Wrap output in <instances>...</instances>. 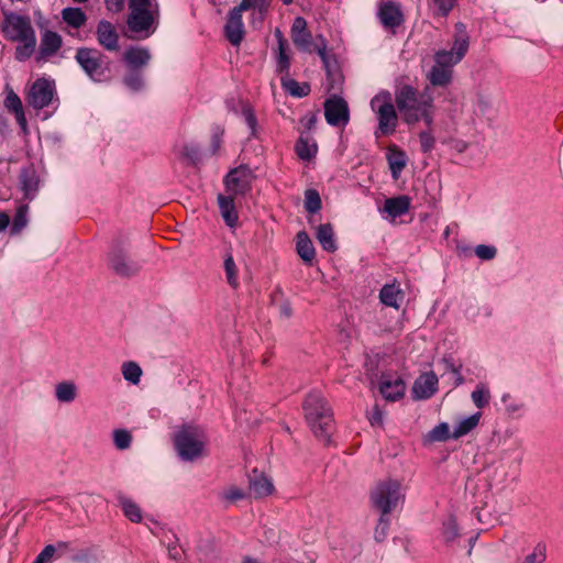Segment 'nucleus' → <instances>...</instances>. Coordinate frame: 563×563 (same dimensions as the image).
<instances>
[{"mask_svg": "<svg viewBox=\"0 0 563 563\" xmlns=\"http://www.w3.org/2000/svg\"><path fill=\"white\" fill-rule=\"evenodd\" d=\"M223 133L224 130L220 125L212 128L211 148L213 154H216L221 146Z\"/></svg>", "mask_w": 563, "mask_h": 563, "instance_id": "obj_55", "label": "nucleus"}, {"mask_svg": "<svg viewBox=\"0 0 563 563\" xmlns=\"http://www.w3.org/2000/svg\"><path fill=\"white\" fill-rule=\"evenodd\" d=\"M300 123L303 125L306 131H311L316 128L317 124V113L306 114L300 119Z\"/></svg>", "mask_w": 563, "mask_h": 563, "instance_id": "obj_61", "label": "nucleus"}, {"mask_svg": "<svg viewBox=\"0 0 563 563\" xmlns=\"http://www.w3.org/2000/svg\"><path fill=\"white\" fill-rule=\"evenodd\" d=\"M224 271L228 284L236 288L239 286L238 268L230 252H228L224 257Z\"/></svg>", "mask_w": 563, "mask_h": 563, "instance_id": "obj_43", "label": "nucleus"}, {"mask_svg": "<svg viewBox=\"0 0 563 563\" xmlns=\"http://www.w3.org/2000/svg\"><path fill=\"white\" fill-rule=\"evenodd\" d=\"M290 70V56L288 47H277L276 55V71L283 76H289Z\"/></svg>", "mask_w": 563, "mask_h": 563, "instance_id": "obj_40", "label": "nucleus"}, {"mask_svg": "<svg viewBox=\"0 0 563 563\" xmlns=\"http://www.w3.org/2000/svg\"><path fill=\"white\" fill-rule=\"evenodd\" d=\"M471 397L474 405L478 409L485 408L489 404L490 399L489 390L485 388L483 385L476 386V388L472 391Z\"/></svg>", "mask_w": 563, "mask_h": 563, "instance_id": "obj_45", "label": "nucleus"}, {"mask_svg": "<svg viewBox=\"0 0 563 563\" xmlns=\"http://www.w3.org/2000/svg\"><path fill=\"white\" fill-rule=\"evenodd\" d=\"M386 159L391 173L393 178L396 180L399 178L401 172L407 165V155L397 145H390L386 154Z\"/></svg>", "mask_w": 563, "mask_h": 563, "instance_id": "obj_23", "label": "nucleus"}, {"mask_svg": "<svg viewBox=\"0 0 563 563\" xmlns=\"http://www.w3.org/2000/svg\"><path fill=\"white\" fill-rule=\"evenodd\" d=\"M98 44L106 51L115 52L119 49V34L115 26L107 20H100L96 29Z\"/></svg>", "mask_w": 563, "mask_h": 563, "instance_id": "obj_16", "label": "nucleus"}, {"mask_svg": "<svg viewBox=\"0 0 563 563\" xmlns=\"http://www.w3.org/2000/svg\"><path fill=\"white\" fill-rule=\"evenodd\" d=\"M218 206L225 224L230 228H234L239 221L238 211L234 205V196H224L222 194H219Z\"/></svg>", "mask_w": 563, "mask_h": 563, "instance_id": "obj_24", "label": "nucleus"}, {"mask_svg": "<svg viewBox=\"0 0 563 563\" xmlns=\"http://www.w3.org/2000/svg\"><path fill=\"white\" fill-rule=\"evenodd\" d=\"M282 87L289 92L290 96L296 98H302L310 93L311 88L308 82H298L289 76H283L280 78Z\"/></svg>", "mask_w": 563, "mask_h": 563, "instance_id": "obj_33", "label": "nucleus"}, {"mask_svg": "<svg viewBox=\"0 0 563 563\" xmlns=\"http://www.w3.org/2000/svg\"><path fill=\"white\" fill-rule=\"evenodd\" d=\"M75 60L84 73L93 81H101L109 71L108 57L93 47H78Z\"/></svg>", "mask_w": 563, "mask_h": 563, "instance_id": "obj_8", "label": "nucleus"}, {"mask_svg": "<svg viewBox=\"0 0 563 563\" xmlns=\"http://www.w3.org/2000/svg\"><path fill=\"white\" fill-rule=\"evenodd\" d=\"M290 33L292 43L299 51L308 53L313 51V37L302 16L295 18Z\"/></svg>", "mask_w": 563, "mask_h": 563, "instance_id": "obj_14", "label": "nucleus"}, {"mask_svg": "<svg viewBox=\"0 0 563 563\" xmlns=\"http://www.w3.org/2000/svg\"><path fill=\"white\" fill-rule=\"evenodd\" d=\"M296 251L300 258L311 265L316 256L314 246L306 231H300L296 235Z\"/></svg>", "mask_w": 563, "mask_h": 563, "instance_id": "obj_26", "label": "nucleus"}, {"mask_svg": "<svg viewBox=\"0 0 563 563\" xmlns=\"http://www.w3.org/2000/svg\"><path fill=\"white\" fill-rule=\"evenodd\" d=\"M0 29L7 41L20 43L14 51L16 60L25 62L33 55L36 46V35L29 15L3 11Z\"/></svg>", "mask_w": 563, "mask_h": 563, "instance_id": "obj_1", "label": "nucleus"}, {"mask_svg": "<svg viewBox=\"0 0 563 563\" xmlns=\"http://www.w3.org/2000/svg\"><path fill=\"white\" fill-rule=\"evenodd\" d=\"M389 523L390 522L387 515H383L380 512V517L374 530V539L376 542L380 543L386 539L389 529Z\"/></svg>", "mask_w": 563, "mask_h": 563, "instance_id": "obj_48", "label": "nucleus"}, {"mask_svg": "<svg viewBox=\"0 0 563 563\" xmlns=\"http://www.w3.org/2000/svg\"><path fill=\"white\" fill-rule=\"evenodd\" d=\"M405 383L400 377L391 379L387 374H383L379 380V391L388 401H396L405 395Z\"/></svg>", "mask_w": 563, "mask_h": 563, "instance_id": "obj_20", "label": "nucleus"}, {"mask_svg": "<svg viewBox=\"0 0 563 563\" xmlns=\"http://www.w3.org/2000/svg\"><path fill=\"white\" fill-rule=\"evenodd\" d=\"M62 19L73 29H80L87 22V15L80 8L67 7L62 10Z\"/></svg>", "mask_w": 563, "mask_h": 563, "instance_id": "obj_31", "label": "nucleus"}, {"mask_svg": "<svg viewBox=\"0 0 563 563\" xmlns=\"http://www.w3.org/2000/svg\"><path fill=\"white\" fill-rule=\"evenodd\" d=\"M423 121L428 130L431 131L433 124V106L427 107L417 118V123Z\"/></svg>", "mask_w": 563, "mask_h": 563, "instance_id": "obj_60", "label": "nucleus"}, {"mask_svg": "<svg viewBox=\"0 0 563 563\" xmlns=\"http://www.w3.org/2000/svg\"><path fill=\"white\" fill-rule=\"evenodd\" d=\"M460 62L452 51L442 49L434 54V64L449 70H453V67Z\"/></svg>", "mask_w": 563, "mask_h": 563, "instance_id": "obj_39", "label": "nucleus"}, {"mask_svg": "<svg viewBox=\"0 0 563 563\" xmlns=\"http://www.w3.org/2000/svg\"><path fill=\"white\" fill-rule=\"evenodd\" d=\"M395 102L404 122L413 125L418 115L427 107H432L433 98L429 93L418 91L411 85H402L395 91Z\"/></svg>", "mask_w": 563, "mask_h": 563, "instance_id": "obj_4", "label": "nucleus"}, {"mask_svg": "<svg viewBox=\"0 0 563 563\" xmlns=\"http://www.w3.org/2000/svg\"><path fill=\"white\" fill-rule=\"evenodd\" d=\"M55 396L62 402H71L76 398V386L70 382H63L56 385Z\"/></svg>", "mask_w": 563, "mask_h": 563, "instance_id": "obj_37", "label": "nucleus"}, {"mask_svg": "<svg viewBox=\"0 0 563 563\" xmlns=\"http://www.w3.org/2000/svg\"><path fill=\"white\" fill-rule=\"evenodd\" d=\"M547 559V548L545 544L539 542L533 552L525 558L522 563H543Z\"/></svg>", "mask_w": 563, "mask_h": 563, "instance_id": "obj_49", "label": "nucleus"}, {"mask_svg": "<svg viewBox=\"0 0 563 563\" xmlns=\"http://www.w3.org/2000/svg\"><path fill=\"white\" fill-rule=\"evenodd\" d=\"M305 419L314 437L324 444L330 443L333 431V411L324 396L317 390L310 391L303 402Z\"/></svg>", "mask_w": 563, "mask_h": 563, "instance_id": "obj_2", "label": "nucleus"}, {"mask_svg": "<svg viewBox=\"0 0 563 563\" xmlns=\"http://www.w3.org/2000/svg\"><path fill=\"white\" fill-rule=\"evenodd\" d=\"M56 552V548L53 544H47L41 553L34 560L35 563H49L54 553Z\"/></svg>", "mask_w": 563, "mask_h": 563, "instance_id": "obj_58", "label": "nucleus"}, {"mask_svg": "<svg viewBox=\"0 0 563 563\" xmlns=\"http://www.w3.org/2000/svg\"><path fill=\"white\" fill-rule=\"evenodd\" d=\"M252 170L246 165L231 169L224 177L227 191L232 196H244L251 189Z\"/></svg>", "mask_w": 563, "mask_h": 563, "instance_id": "obj_12", "label": "nucleus"}, {"mask_svg": "<svg viewBox=\"0 0 563 563\" xmlns=\"http://www.w3.org/2000/svg\"><path fill=\"white\" fill-rule=\"evenodd\" d=\"M322 202L319 192L316 189L305 191V209L309 213H316L321 209Z\"/></svg>", "mask_w": 563, "mask_h": 563, "instance_id": "obj_44", "label": "nucleus"}, {"mask_svg": "<svg viewBox=\"0 0 563 563\" xmlns=\"http://www.w3.org/2000/svg\"><path fill=\"white\" fill-rule=\"evenodd\" d=\"M455 0H433V5L437 9V14L446 16L454 7Z\"/></svg>", "mask_w": 563, "mask_h": 563, "instance_id": "obj_54", "label": "nucleus"}, {"mask_svg": "<svg viewBox=\"0 0 563 563\" xmlns=\"http://www.w3.org/2000/svg\"><path fill=\"white\" fill-rule=\"evenodd\" d=\"M108 263L110 268L120 277L129 278L140 272L141 266L132 261L121 243H114L108 254Z\"/></svg>", "mask_w": 563, "mask_h": 563, "instance_id": "obj_10", "label": "nucleus"}, {"mask_svg": "<svg viewBox=\"0 0 563 563\" xmlns=\"http://www.w3.org/2000/svg\"><path fill=\"white\" fill-rule=\"evenodd\" d=\"M124 86L132 91H140L144 87L143 71L140 69L128 68L126 74L122 79Z\"/></svg>", "mask_w": 563, "mask_h": 563, "instance_id": "obj_36", "label": "nucleus"}, {"mask_svg": "<svg viewBox=\"0 0 563 563\" xmlns=\"http://www.w3.org/2000/svg\"><path fill=\"white\" fill-rule=\"evenodd\" d=\"M223 497L225 500H228L230 503H234V501L245 498V493L242 489H240L235 486H232L224 493Z\"/></svg>", "mask_w": 563, "mask_h": 563, "instance_id": "obj_59", "label": "nucleus"}, {"mask_svg": "<svg viewBox=\"0 0 563 563\" xmlns=\"http://www.w3.org/2000/svg\"><path fill=\"white\" fill-rule=\"evenodd\" d=\"M224 35L229 43L239 46L245 36L242 15L233 11H229L227 22L224 24Z\"/></svg>", "mask_w": 563, "mask_h": 563, "instance_id": "obj_18", "label": "nucleus"}, {"mask_svg": "<svg viewBox=\"0 0 563 563\" xmlns=\"http://www.w3.org/2000/svg\"><path fill=\"white\" fill-rule=\"evenodd\" d=\"M152 58L147 47L130 46L122 55V62L128 68L142 70L146 67Z\"/></svg>", "mask_w": 563, "mask_h": 563, "instance_id": "obj_19", "label": "nucleus"}, {"mask_svg": "<svg viewBox=\"0 0 563 563\" xmlns=\"http://www.w3.org/2000/svg\"><path fill=\"white\" fill-rule=\"evenodd\" d=\"M4 103H5V107L9 110H11L13 113L23 109L22 101H21L20 97L16 93H14L13 91L8 93Z\"/></svg>", "mask_w": 563, "mask_h": 563, "instance_id": "obj_56", "label": "nucleus"}, {"mask_svg": "<svg viewBox=\"0 0 563 563\" xmlns=\"http://www.w3.org/2000/svg\"><path fill=\"white\" fill-rule=\"evenodd\" d=\"M324 118L329 125L345 128L350 122L347 102L338 95H332L323 102Z\"/></svg>", "mask_w": 563, "mask_h": 563, "instance_id": "obj_11", "label": "nucleus"}, {"mask_svg": "<svg viewBox=\"0 0 563 563\" xmlns=\"http://www.w3.org/2000/svg\"><path fill=\"white\" fill-rule=\"evenodd\" d=\"M379 299L385 306L398 309L404 299V292L395 283L386 284L379 291Z\"/></svg>", "mask_w": 563, "mask_h": 563, "instance_id": "obj_27", "label": "nucleus"}, {"mask_svg": "<svg viewBox=\"0 0 563 563\" xmlns=\"http://www.w3.org/2000/svg\"><path fill=\"white\" fill-rule=\"evenodd\" d=\"M419 141H420V146H421L422 153H424V154L430 153L434 148L435 139L432 135L431 131H429V130L421 131L419 133Z\"/></svg>", "mask_w": 563, "mask_h": 563, "instance_id": "obj_50", "label": "nucleus"}, {"mask_svg": "<svg viewBox=\"0 0 563 563\" xmlns=\"http://www.w3.org/2000/svg\"><path fill=\"white\" fill-rule=\"evenodd\" d=\"M130 14L126 25L130 32L137 36L131 38H147L156 29L159 18L158 3L154 0H129Z\"/></svg>", "mask_w": 563, "mask_h": 563, "instance_id": "obj_3", "label": "nucleus"}, {"mask_svg": "<svg viewBox=\"0 0 563 563\" xmlns=\"http://www.w3.org/2000/svg\"><path fill=\"white\" fill-rule=\"evenodd\" d=\"M269 4L271 0H254V11H257L261 14L262 20L269 8Z\"/></svg>", "mask_w": 563, "mask_h": 563, "instance_id": "obj_64", "label": "nucleus"}, {"mask_svg": "<svg viewBox=\"0 0 563 563\" xmlns=\"http://www.w3.org/2000/svg\"><path fill=\"white\" fill-rule=\"evenodd\" d=\"M410 208V198L406 195L387 198L384 202L383 211L393 219L407 213Z\"/></svg>", "mask_w": 563, "mask_h": 563, "instance_id": "obj_25", "label": "nucleus"}, {"mask_svg": "<svg viewBox=\"0 0 563 563\" xmlns=\"http://www.w3.org/2000/svg\"><path fill=\"white\" fill-rule=\"evenodd\" d=\"M27 210H29V208L26 205L20 206L16 209V212L13 217V221H12L11 229H10L11 234H18L26 227Z\"/></svg>", "mask_w": 563, "mask_h": 563, "instance_id": "obj_42", "label": "nucleus"}, {"mask_svg": "<svg viewBox=\"0 0 563 563\" xmlns=\"http://www.w3.org/2000/svg\"><path fill=\"white\" fill-rule=\"evenodd\" d=\"M242 115L251 131V133H250L251 136H256L257 120H256L253 109L249 104L243 106Z\"/></svg>", "mask_w": 563, "mask_h": 563, "instance_id": "obj_52", "label": "nucleus"}, {"mask_svg": "<svg viewBox=\"0 0 563 563\" xmlns=\"http://www.w3.org/2000/svg\"><path fill=\"white\" fill-rule=\"evenodd\" d=\"M368 419L372 426L383 424V412L377 405L373 407Z\"/></svg>", "mask_w": 563, "mask_h": 563, "instance_id": "obj_62", "label": "nucleus"}, {"mask_svg": "<svg viewBox=\"0 0 563 563\" xmlns=\"http://www.w3.org/2000/svg\"><path fill=\"white\" fill-rule=\"evenodd\" d=\"M438 376L433 372L420 375L413 383L411 394L413 399L431 398L438 391Z\"/></svg>", "mask_w": 563, "mask_h": 563, "instance_id": "obj_15", "label": "nucleus"}, {"mask_svg": "<svg viewBox=\"0 0 563 563\" xmlns=\"http://www.w3.org/2000/svg\"><path fill=\"white\" fill-rule=\"evenodd\" d=\"M181 155L192 165H196L200 162V148L198 145L186 144L183 148Z\"/></svg>", "mask_w": 563, "mask_h": 563, "instance_id": "obj_51", "label": "nucleus"}, {"mask_svg": "<svg viewBox=\"0 0 563 563\" xmlns=\"http://www.w3.org/2000/svg\"><path fill=\"white\" fill-rule=\"evenodd\" d=\"M475 255L484 261H490L495 258L497 250L493 245L479 244L474 249Z\"/></svg>", "mask_w": 563, "mask_h": 563, "instance_id": "obj_53", "label": "nucleus"}, {"mask_svg": "<svg viewBox=\"0 0 563 563\" xmlns=\"http://www.w3.org/2000/svg\"><path fill=\"white\" fill-rule=\"evenodd\" d=\"M119 504L124 516L132 522H140L142 520L141 508L130 498L119 496Z\"/></svg>", "mask_w": 563, "mask_h": 563, "instance_id": "obj_35", "label": "nucleus"}, {"mask_svg": "<svg viewBox=\"0 0 563 563\" xmlns=\"http://www.w3.org/2000/svg\"><path fill=\"white\" fill-rule=\"evenodd\" d=\"M203 432L195 426L185 424L174 435V445L179 457L186 462H192L203 454Z\"/></svg>", "mask_w": 563, "mask_h": 563, "instance_id": "obj_6", "label": "nucleus"}, {"mask_svg": "<svg viewBox=\"0 0 563 563\" xmlns=\"http://www.w3.org/2000/svg\"><path fill=\"white\" fill-rule=\"evenodd\" d=\"M62 45V36L57 32L46 30L41 36L38 55L36 59H45L55 55Z\"/></svg>", "mask_w": 563, "mask_h": 563, "instance_id": "obj_21", "label": "nucleus"}, {"mask_svg": "<svg viewBox=\"0 0 563 563\" xmlns=\"http://www.w3.org/2000/svg\"><path fill=\"white\" fill-rule=\"evenodd\" d=\"M402 498L400 483L391 478L378 482L369 494L372 506L383 515L390 514Z\"/></svg>", "mask_w": 563, "mask_h": 563, "instance_id": "obj_7", "label": "nucleus"}, {"mask_svg": "<svg viewBox=\"0 0 563 563\" xmlns=\"http://www.w3.org/2000/svg\"><path fill=\"white\" fill-rule=\"evenodd\" d=\"M453 70L433 65L428 73V80L434 87H446L451 84Z\"/></svg>", "mask_w": 563, "mask_h": 563, "instance_id": "obj_32", "label": "nucleus"}, {"mask_svg": "<svg viewBox=\"0 0 563 563\" xmlns=\"http://www.w3.org/2000/svg\"><path fill=\"white\" fill-rule=\"evenodd\" d=\"M122 375L125 380L132 384H139L142 376V368L133 361L124 362L122 364Z\"/></svg>", "mask_w": 563, "mask_h": 563, "instance_id": "obj_41", "label": "nucleus"}, {"mask_svg": "<svg viewBox=\"0 0 563 563\" xmlns=\"http://www.w3.org/2000/svg\"><path fill=\"white\" fill-rule=\"evenodd\" d=\"M371 108L376 113L378 126L374 132L376 139L391 135L398 126V114L393 103L391 93L383 90L371 100Z\"/></svg>", "mask_w": 563, "mask_h": 563, "instance_id": "obj_5", "label": "nucleus"}, {"mask_svg": "<svg viewBox=\"0 0 563 563\" xmlns=\"http://www.w3.org/2000/svg\"><path fill=\"white\" fill-rule=\"evenodd\" d=\"M316 40L318 43L313 46V51L317 52L321 58V62H327V59L330 57L327 53V40L323 37V35H318Z\"/></svg>", "mask_w": 563, "mask_h": 563, "instance_id": "obj_57", "label": "nucleus"}, {"mask_svg": "<svg viewBox=\"0 0 563 563\" xmlns=\"http://www.w3.org/2000/svg\"><path fill=\"white\" fill-rule=\"evenodd\" d=\"M316 238L324 251L333 253L338 250L334 231L330 223L320 224L317 228Z\"/></svg>", "mask_w": 563, "mask_h": 563, "instance_id": "obj_29", "label": "nucleus"}, {"mask_svg": "<svg viewBox=\"0 0 563 563\" xmlns=\"http://www.w3.org/2000/svg\"><path fill=\"white\" fill-rule=\"evenodd\" d=\"M442 536L446 543L454 541L459 537V528L454 517H449L443 522Z\"/></svg>", "mask_w": 563, "mask_h": 563, "instance_id": "obj_47", "label": "nucleus"}, {"mask_svg": "<svg viewBox=\"0 0 563 563\" xmlns=\"http://www.w3.org/2000/svg\"><path fill=\"white\" fill-rule=\"evenodd\" d=\"M317 151V143L314 141H310L308 136L300 135L295 143V152L302 161L312 159L316 156Z\"/></svg>", "mask_w": 563, "mask_h": 563, "instance_id": "obj_30", "label": "nucleus"}, {"mask_svg": "<svg viewBox=\"0 0 563 563\" xmlns=\"http://www.w3.org/2000/svg\"><path fill=\"white\" fill-rule=\"evenodd\" d=\"M482 417L481 412H476L465 419H463L453 430L452 439L457 440L467 433H470L475 427H477L479 419Z\"/></svg>", "mask_w": 563, "mask_h": 563, "instance_id": "obj_34", "label": "nucleus"}, {"mask_svg": "<svg viewBox=\"0 0 563 563\" xmlns=\"http://www.w3.org/2000/svg\"><path fill=\"white\" fill-rule=\"evenodd\" d=\"M249 488L255 498H262L272 494L274 486L268 477L254 470L250 476Z\"/></svg>", "mask_w": 563, "mask_h": 563, "instance_id": "obj_22", "label": "nucleus"}, {"mask_svg": "<svg viewBox=\"0 0 563 563\" xmlns=\"http://www.w3.org/2000/svg\"><path fill=\"white\" fill-rule=\"evenodd\" d=\"M449 439H452V433H450V428L446 422L437 424L426 435L428 442H445Z\"/></svg>", "mask_w": 563, "mask_h": 563, "instance_id": "obj_38", "label": "nucleus"}, {"mask_svg": "<svg viewBox=\"0 0 563 563\" xmlns=\"http://www.w3.org/2000/svg\"><path fill=\"white\" fill-rule=\"evenodd\" d=\"M468 45L470 37L466 27L463 23L459 22L455 24L454 42L451 51L457 59L462 60L467 53Z\"/></svg>", "mask_w": 563, "mask_h": 563, "instance_id": "obj_28", "label": "nucleus"}, {"mask_svg": "<svg viewBox=\"0 0 563 563\" xmlns=\"http://www.w3.org/2000/svg\"><path fill=\"white\" fill-rule=\"evenodd\" d=\"M377 16L383 27L393 33H396V29L405 22L400 4L394 1L379 3Z\"/></svg>", "mask_w": 563, "mask_h": 563, "instance_id": "obj_13", "label": "nucleus"}, {"mask_svg": "<svg viewBox=\"0 0 563 563\" xmlns=\"http://www.w3.org/2000/svg\"><path fill=\"white\" fill-rule=\"evenodd\" d=\"M20 188L27 200L34 199L40 185V178L33 164L23 166L19 174Z\"/></svg>", "mask_w": 563, "mask_h": 563, "instance_id": "obj_17", "label": "nucleus"}, {"mask_svg": "<svg viewBox=\"0 0 563 563\" xmlns=\"http://www.w3.org/2000/svg\"><path fill=\"white\" fill-rule=\"evenodd\" d=\"M125 0H104L106 8L112 13H119L124 8Z\"/></svg>", "mask_w": 563, "mask_h": 563, "instance_id": "obj_63", "label": "nucleus"}, {"mask_svg": "<svg viewBox=\"0 0 563 563\" xmlns=\"http://www.w3.org/2000/svg\"><path fill=\"white\" fill-rule=\"evenodd\" d=\"M55 95V81L42 77L36 79L30 87L26 101L35 110H42L52 103Z\"/></svg>", "mask_w": 563, "mask_h": 563, "instance_id": "obj_9", "label": "nucleus"}, {"mask_svg": "<svg viewBox=\"0 0 563 563\" xmlns=\"http://www.w3.org/2000/svg\"><path fill=\"white\" fill-rule=\"evenodd\" d=\"M113 442L118 450H126L131 446L132 434L125 429H117L113 431Z\"/></svg>", "mask_w": 563, "mask_h": 563, "instance_id": "obj_46", "label": "nucleus"}]
</instances>
